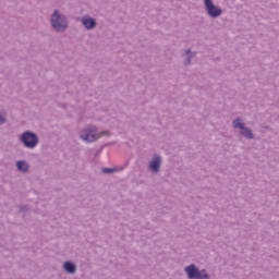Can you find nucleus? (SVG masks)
Masks as SVG:
<instances>
[{"instance_id": "nucleus-1", "label": "nucleus", "mask_w": 279, "mask_h": 279, "mask_svg": "<svg viewBox=\"0 0 279 279\" xmlns=\"http://www.w3.org/2000/svg\"><path fill=\"white\" fill-rule=\"evenodd\" d=\"M49 24L52 31L56 32V34H64L69 31L70 22L69 16L60 9H53L49 16Z\"/></svg>"}, {"instance_id": "nucleus-2", "label": "nucleus", "mask_w": 279, "mask_h": 279, "mask_svg": "<svg viewBox=\"0 0 279 279\" xmlns=\"http://www.w3.org/2000/svg\"><path fill=\"white\" fill-rule=\"evenodd\" d=\"M110 136H112L110 131H99V126L95 124H87L80 132V138L82 141H101L104 138H110Z\"/></svg>"}, {"instance_id": "nucleus-3", "label": "nucleus", "mask_w": 279, "mask_h": 279, "mask_svg": "<svg viewBox=\"0 0 279 279\" xmlns=\"http://www.w3.org/2000/svg\"><path fill=\"white\" fill-rule=\"evenodd\" d=\"M232 125H233V130L239 132L241 136H243L244 138H247V141H254L255 138L254 131L250 126L245 125V121H243V119L241 118L233 119Z\"/></svg>"}, {"instance_id": "nucleus-4", "label": "nucleus", "mask_w": 279, "mask_h": 279, "mask_svg": "<svg viewBox=\"0 0 279 279\" xmlns=\"http://www.w3.org/2000/svg\"><path fill=\"white\" fill-rule=\"evenodd\" d=\"M189 279H210V275L206 269L199 270L195 264H191L184 268Z\"/></svg>"}, {"instance_id": "nucleus-5", "label": "nucleus", "mask_w": 279, "mask_h": 279, "mask_svg": "<svg viewBox=\"0 0 279 279\" xmlns=\"http://www.w3.org/2000/svg\"><path fill=\"white\" fill-rule=\"evenodd\" d=\"M203 3L206 14L209 16V19H219L223 15V9H221L219 5H216L213 0H203Z\"/></svg>"}, {"instance_id": "nucleus-6", "label": "nucleus", "mask_w": 279, "mask_h": 279, "mask_svg": "<svg viewBox=\"0 0 279 279\" xmlns=\"http://www.w3.org/2000/svg\"><path fill=\"white\" fill-rule=\"evenodd\" d=\"M78 21L87 32H93V29L97 27V19L90 16L89 14L81 16Z\"/></svg>"}, {"instance_id": "nucleus-7", "label": "nucleus", "mask_w": 279, "mask_h": 279, "mask_svg": "<svg viewBox=\"0 0 279 279\" xmlns=\"http://www.w3.org/2000/svg\"><path fill=\"white\" fill-rule=\"evenodd\" d=\"M196 57L197 51H193L191 48L184 49L181 53L183 66H191Z\"/></svg>"}, {"instance_id": "nucleus-8", "label": "nucleus", "mask_w": 279, "mask_h": 279, "mask_svg": "<svg viewBox=\"0 0 279 279\" xmlns=\"http://www.w3.org/2000/svg\"><path fill=\"white\" fill-rule=\"evenodd\" d=\"M148 167L153 173H160V167H162V157L158 154H155Z\"/></svg>"}, {"instance_id": "nucleus-9", "label": "nucleus", "mask_w": 279, "mask_h": 279, "mask_svg": "<svg viewBox=\"0 0 279 279\" xmlns=\"http://www.w3.org/2000/svg\"><path fill=\"white\" fill-rule=\"evenodd\" d=\"M63 270L65 271V274H76L77 272V265H75V263L71 262V260H66L63 263Z\"/></svg>"}, {"instance_id": "nucleus-10", "label": "nucleus", "mask_w": 279, "mask_h": 279, "mask_svg": "<svg viewBox=\"0 0 279 279\" xmlns=\"http://www.w3.org/2000/svg\"><path fill=\"white\" fill-rule=\"evenodd\" d=\"M15 167L21 173L29 172V163L26 160H17Z\"/></svg>"}, {"instance_id": "nucleus-11", "label": "nucleus", "mask_w": 279, "mask_h": 279, "mask_svg": "<svg viewBox=\"0 0 279 279\" xmlns=\"http://www.w3.org/2000/svg\"><path fill=\"white\" fill-rule=\"evenodd\" d=\"M38 135L32 131H26L20 136V141H38Z\"/></svg>"}, {"instance_id": "nucleus-12", "label": "nucleus", "mask_w": 279, "mask_h": 279, "mask_svg": "<svg viewBox=\"0 0 279 279\" xmlns=\"http://www.w3.org/2000/svg\"><path fill=\"white\" fill-rule=\"evenodd\" d=\"M22 145L27 147V149H34L38 145V141H22Z\"/></svg>"}, {"instance_id": "nucleus-13", "label": "nucleus", "mask_w": 279, "mask_h": 279, "mask_svg": "<svg viewBox=\"0 0 279 279\" xmlns=\"http://www.w3.org/2000/svg\"><path fill=\"white\" fill-rule=\"evenodd\" d=\"M102 173L110 175L112 173H117L119 170L117 168H102Z\"/></svg>"}, {"instance_id": "nucleus-14", "label": "nucleus", "mask_w": 279, "mask_h": 279, "mask_svg": "<svg viewBox=\"0 0 279 279\" xmlns=\"http://www.w3.org/2000/svg\"><path fill=\"white\" fill-rule=\"evenodd\" d=\"M5 123H8V118L0 113V125H5Z\"/></svg>"}, {"instance_id": "nucleus-15", "label": "nucleus", "mask_w": 279, "mask_h": 279, "mask_svg": "<svg viewBox=\"0 0 279 279\" xmlns=\"http://www.w3.org/2000/svg\"><path fill=\"white\" fill-rule=\"evenodd\" d=\"M28 211H29V207L27 205H23L20 207V213H24V215H25Z\"/></svg>"}, {"instance_id": "nucleus-16", "label": "nucleus", "mask_w": 279, "mask_h": 279, "mask_svg": "<svg viewBox=\"0 0 279 279\" xmlns=\"http://www.w3.org/2000/svg\"><path fill=\"white\" fill-rule=\"evenodd\" d=\"M112 143L105 144L102 147H110Z\"/></svg>"}, {"instance_id": "nucleus-17", "label": "nucleus", "mask_w": 279, "mask_h": 279, "mask_svg": "<svg viewBox=\"0 0 279 279\" xmlns=\"http://www.w3.org/2000/svg\"><path fill=\"white\" fill-rule=\"evenodd\" d=\"M101 153V148L97 151V154H100Z\"/></svg>"}]
</instances>
